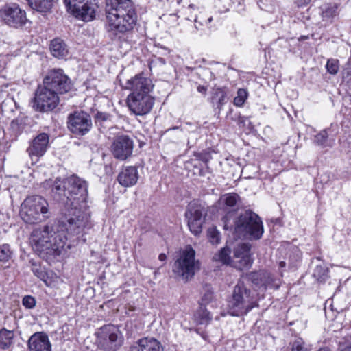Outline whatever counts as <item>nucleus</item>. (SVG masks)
I'll use <instances>...</instances> for the list:
<instances>
[{
	"label": "nucleus",
	"instance_id": "43",
	"mask_svg": "<svg viewBox=\"0 0 351 351\" xmlns=\"http://www.w3.org/2000/svg\"><path fill=\"white\" fill-rule=\"evenodd\" d=\"M22 303L25 308L32 309L36 305V300L32 296L26 295L23 298Z\"/></svg>",
	"mask_w": 351,
	"mask_h": 351
},
{
	"label": "nucleus",
	"instance_id": "34",
	"mask_svg": "<svg viewBox=\"0 0 351 351\" xmlns=\"http://www.w3.org/2000/svg\"><path fill=\"white\" fill-rule=\"evenodd\" d=\"M328 137L326 130H322L319 133L314 136L313 143L319 146L325 147Z\"/></svg>",
	"mask_w": 351,
	"mask_h": 351
},
{
	"label": "nucleus",
	"instance_id": "13",
	"mask_svg": "<svg viewBox=\"0 0 351 351\" xmlns=\"http://www.w3.org/2000/svg\"><path fill=\"white\" fill-rule=\"evenodd\" d=\"M43 86L58 94H64L71 88V82L60 69L50 70L43 79Z\"/></svg>",
	"mask_w": 351,
	"mask_h": 351
},
{
	"label": "nucleus",
	"instance_id": "1",
	"mask_svg": "<svg viewBox=\"0 0 351 351\" xmlns=\"http://www.w3.org/2000/svg\"><path fill=\"white\" fill-rule=\"evenodd\" d=\"M86 221L85 213L70 210L57 223L34 229L29 237L30 245L41 258L51 263L58 260L64 250L67 241L66 232L78 235L84 231Z\"/></svg>",
	"mask_w": 351,
	"mask_h": 351
},
{
	"label": "nucleus",
	"instance_id": "19",
	"mask_svg": "<svg viewBox=\"0 0 351 351\" xmlns=\"http://www.w3.org/2000/svg\"><path fill=\"white\" fill-rule=\"evenodd\" d=\"M138 169L134 166L123 167L117 176V181L122 186L130 187L135 185L138 180Z\"/></svg>",
	"mask_w": 351,
	"mask_h": 351
},
{
	"label": "nucleus",
	"instance_id": "7",
	"mask_svg": "<svg viewBox=\"0 0 351 351\" xmlns=\"http://www.w3.org/2000/svg\"><path fill=\"white\" fill-rule=\"evenodd\" d=\"M200 269L199 261L195 259V251L187 245L180 254L173 266V272L185 280L191 279Z\"/></svg>",
	"mask_w": 351,
	"mask_h": 351
},
{
	"label": "nucleus",
	"instance_id": "29",
	"mask_svg": "<svg viewBox=\"0 0 351 351\" xmlns=\"http://www.w3.org/2000/svg\"><path fill=\"white\" fill-rule=\"evenodd\" d=\"M239 200V196L234 193L225 194L220 198V202L228 208L235 206Z\"/></svg>",
	"mask_w": 351,
	"mask_h": 351
},
{
	"label": "nucleus",
	"instance_id": "37",
	"mask_svg": "<svg viewBox=\"0 0 351 351\" xmlns=\"http://www.w3.org/2000/svg\"><path fill=\"white\" fill-rule=\"evenodd\" d=\"M11 255L12 251L9 245L3 244L0 245V261L7 262L11 258Z\"/></svg>",
	"mask_w": 351,
	"mask_h": 351
},
{
	"label": "nucleus",
	"instance_id": "21",
	"mask_svg": "<svg viewBox=\"0 0 351 351\" xmlns=\"http://www.w3.org/2000/svg\"><path fill=\"white\" fill-rule=\"evenodd\" d=\"M130 351H163L161 343L154 337H144L130 348Z\"/></svg>",
	"mask_w": 351,
	"mask_h": 351
},
{
	"label": "nucleus",
	"instance_id": "40",
	"mask_svg": "<svg viewBox=\"0 0 351 351\" xmlns=\"http://www.w3.org/2000/svg\"><path fill=\"white\" fill-rule=\"evenodd\" d=\"M32 271L39 279L46 282L47 279V274L43 267L41 266L33 265Z\"/></svg>",
	"mask_w": 351,
	"mask_h": 351
},
{
	"label": "nucleus",
	"instance_id": "23",
	"mask_svg": "<svg viewBox=\"0 0 351 351\" xmlns=\"http://www.w3.org/2000/svg\"><path fill=\"white\" fill-rule=\"evenodd\" d=\"M204 214H205V210L201 205L190 203L185 212V217L186 218L192 219L195 221L198 220L199 222L204 223Z\"/></svg>",
	"mask_w": 351,
	"mask_h": 351
},
{
	"label": "nucleus",
	"instance_id": "16",
	"mask_svg": "<svg viewBox=\"0 0 351 351\" xmlns=\"http://www.w3.org/2000/svg\"><path fill=\"white\" fill-rule=\"evenodd\" d=\"M0 17L6 24L18 27L25 24L26 13L16 4L7 5L0 10Z\"/></svg>",
	"mask_w": 351,
	"mask_h": 351
},
{
	"label": "nucleus",
	"instance_id": "36",
	"mask_svg": "<svg viewBox=\"0 0 351 351\" xmlns=\"http://www.w3.org/2000/svg\"><path fill=\"white\" fill-rule=\"evenodd\" d=\"M327 71L331 75H336L339 71V60L337 59H328L326 65Z\"/></svg>",
	"mask_w": 351,
	"mask_h": 351
},
{
	"label": "nucleus",
	"instance_id": "5",
	"mask_svg": "<svg viewBox=\"0 0 351 351\" xmlns=\"http://www.w3.org/2000/svg\"><path fill=\"white\" fill-rule=\"evenodd\" d=\"M20 216L26 223L36 224L51 217L49 204L40 195L27 197L22 203Z\"/></svg>",
	"mask_w": 351,
	"mask_h": 351
},
{
	"label": "nucleus",
	"instance_id": "30",
	"mask_svg": "<svg viewBox=\"0 0 351 351\" xmlns=\"http://www.w3.org/2000/svg\"><path fill=\"white\" fill-rule=\"evenodd\" d=\"M14 334L6 329L0 330V347L3 349L8 348L12 343Z\"/></svg>",
	"mask_w": 351,
	"mask_h": 351
},
{
	"label": "nucleus",
	"instance_id": "26",
	"mask_svg": "<svg viewBox=\"0 0 351 351\" xmlns=\"http://www.w3.org/2000/svg\"><path fill=\"white\" fill-rule=\"evenodd\" d=\"M248 276L252 282L258 287L266 286L269 283V274L265 271L251 272Z\"/></svg>",
	"mask_w": 351,
	"mask_h": 351
},
{
	"label": "nucleus",
	"instance_id": "17",
	"mask_svg": "<svg viewBox=\"0 0 351 351\" xmlns=\"http://www.w3.org/2000/svg\"><path fill=\"white\" fill-rule=\"evenodd\" d=\"M49 144V136L46 133H40L29 143L27 153L32 161L37 162L46 153Z\"/></svg>",
	"mask_w": 351,
	"mask_h": 351
},
{
	"label": "nucleus",
	"instance_id": "35",
	"mask_svg": "<svg viewBox=\"0 0 351 351\" xmlns=\"http://www.w3.org/2000/svg\"><path fill=\"white\" fill-rule=\"evenodd\" d=\"M247 98V92L245 89L240 88L237 91V95L234 99V104L238 107L242 106Z\"/></svg>",
	"mask_w": 351,
	"mask_h": 351
},
{
	"label": "nucleus",
	"instance_id": "33",
	"mask_svg": "<svg viewBox=\"0 0 351 351\" xmlns=\"http://www.w3.org/2000/svg\"><path fill=\"white\" fill-rule=\"evenodd\" d=\"M186 219H187V224L191 233L195 236L199 235L202 231L203 223L199 222L198 220L195 221L189 218Z\"/></svg>",
	"mask_w": 351,
	"mask_h": 351
},
{
	"label": "nucleus",
	"instance_id": "20",
	"mask_svg": "<svg viewBox=\"0 0 351 351\" xmlns=\"http://www.w3.org/2000/svg\"><path fill=\"white\" fill-rule=\"evenodd\" d=\"M29 351H51V343L48 336L43 332H36L28 341Z\"/></svg>",
	"mask_w": 351,
	"mask_h": 351
},
{
	"label": "nucleus",
	"instance_id": "2",
	"mask_svg": "<svg viewBox=\"0 0 351 351\" xmlns=\"http://www.w3.org/2000/svg\"><path fill=\"white\" fill-rule=\"evenodd\" d=\"M121 86L131 91L128 96L127 104L129 109L136 115H145L153 108L154 99L149 95L154 85L151 79L143 73L137 74L128 80Z\"/></svg>",
	"mask_w": 351,
	"mask_h": 351
},
{
	"label": "nucleus",
	"instance_id": "12",
	"mask_svg": "<svg viewBox=\"0 0 351 351\" xmlns=\"http://www.w3.org/2000/svg\"><path fill=\"white\" fill-rule=\"evenodd\" d=\"M59 94L44 86H39L32 101V107L39 112L53 110L59 103Z\"/></svg>",
	"mask_w": 351,
	"mask_h": 351
},
{
	"label": "nucleus",
	"instance_id": "32",
	"mask_svg": "<svg viewBox=\"0 0 351 351\" xmlns=\"http://www.w3.org/2000/svg\"><path fill=\"white\" fill-rule=\"evenodd\" d=\"M195 317L199 324H207L212 319L209 311L203 306H200L195 314Z\"/></svg>",
	"mask_w": 351,
	"mask_h": 351
},
{
	"label": "nucleus",
	"instance_id": "45",
	"mask_svg": "<svg viewBox=\"0 0 351 351\" xmlns=\"http://www.w3.org/2000/svg\"><path fill=\"white\" fill-rule=\"evenodd\" d=\"M213 299V292L210 290H206L202 298L201 306L205 305L210 302Z\"/></svg>",
	"mask_w": 351,
	"mask_h": 351
},
{
	"label": "nucleus",
	"instance_id": "42",
	"mask_svg": "<svg viewBox=\"0 0 351 351\" xmlns=\"http://www.w3.org/2000/svg\"><path fill=\"white\" fill-rule=\"evenodd\" d=\"M291 351H308L301 338H297L292 343Z\"/></svg>",
	"mask_w": 351,
	"mask_h": 351
},
{
	"label": "nucleus",
	"instance_id": "8",
	"mask_svg": "<svg viewBox=\"0 0 351 351\" xmlns=\"http://www.w3.org/2000/svg\"><path fill=\"white\" fill-rule=\"evenodd\" d=\"M253 307L254 302L250 296V290L245 287L243 282H238L228 302V313L232 316L239 317L247 314Z\"/></svg>",
	"mask_w": 351,
	"mask_h": 351
},
{
	"label": "nucleus",
	"instance_id": "49",
	"mask_svg": "<svg viewBox=\"0 0 351 351\" xmlns=\"http://www.w3.org/2000/svg\"><path fill=\"white\" fill-rule=\"evenodd\" d=\"M179 128H179L178 126H176V127H173V128H169V129L167 130H166V132H170L171 130H178V129H179Z\"/></svg>",
	"mask_w": 351,
	"mask_h": 351
},
{
	"label": "nucleus",
	"instance_id": "39",
	"mask_svg": "<svg viewBox=\"0 0 351 351\" xmlns=\"http://www.w3.org/2000/svg\"><path fill=\"white\" fill-rule=\"evenodd\" d=\"M327 275L328 269L325 266L317 265L314 269L313 276L319 281L324 280Z\"/></svg>",
	"mask_w": 351,
	"mask_h": 351
},
{
	"label": "nucleus",
	"instance_id": "24",
	"mask_svg": "<svg viewBox=\"0 0 351 351\" xmlns=\"http://www.w3.org/2000/svg\"><path fill=\"white\" fill-rule=\"evenodd\" d=\"M66 179L61 180L60 178H57L51 185V191L54 194L55 197L59 199L63 202L66 203L67 197V191L65 189Z\"/></svg>",
	"mask_w": 351,
	"mask_h": 351
},
{
	"label": "nucleus",
	"instance_id": "27",
	"mask_svg": "<svg viewBox=\"0 0 351 351\" xmlns=\"http://www.w3.org/2000/svg\"><path fill=\"white\" fill-rule=\"evenodd\" d=\"M338 14L336 4L325 5L322 8V16L323 21L332 23V19Z\"/></svg>",
	"mask_w": 351,
	"mask_h": 351
},
{
	"label": "nucleus",
	"instance_id": "25",
	"mask_svg": "<svg viewBox=\"0 0 351 351\" xmlns=\"http://www.w3.org/2000/svg\"><path fill=\"white\" fill-rule=\"evenodd\" d=\"M28 5L40 13L49 12L53 6V0H26Z\"/></svg>",
	"mask_w": 351,
	"mask_h": 351
},
{
	"label": "nucleus",
	"instance_id": "31",
	"mask_svg": "<svg viewBox=\"0 0 351 351\" xmlns=\"http://www.w3.org/2000/svg\"><path fill=\"white\" fill-rule=\"evenodd\" d=\"M226 93L221 88H217L215 90L212 96V102L216 105L217 108H221L225 103Z\"/></svg>",
	"mask_w": 351,
	"mask_h": 351
},
{
	"label": "nucleus",
	"instance_id": "3",
	"mask_svg": "<svg viewBox=\"0 0 351 351\" xmlns=\"http://www.w3.org/2000/svg\"><path fill=\"white\" fill-rule=\"evenodd\" d=\"M234 213H228L222 219L223 228L233 231L237 238L259 239L263 234V226L261 218L251 210H245L237 218H232Z\"/></svg>",
	"mask_w": 351,
	"mask_h": 351
},
{
	"label": "nucleus",
	"instance_id": "15",
	"mask_svg": "<svg viewBox=\"0 0 351 351\" xmlns=\"http://www.w3.org/2000/svg\"><path fill=\"white\" fill-rule=\"evenodd\" d=\"M133 149V140L125 134L114 137L110 145V152L114 158L121 161L127 160L132 156Z\"/></svg>",
	"mask_w": 351,
	"mask_h": 351
},
{
	"label": "nucleus",
	"instance_id": "4",
	"mask_svg": "<svg viewBox=\"0 0 351 351\" xmlns=\"http://www.w3.org/2000/svg\"><path fill=\"white\" fill-rule=\"evenodd\" d=\"M65 189L67 191L66 204L69 208L66 209L64 215L72 209L85 213L87 215L86 228H90V214L86 208L88 197V184L86 181L75 175H73L66 179Z\"/></svg>",
	"mask_w": 351,
	"mask_h": 351
},
{
	"label": "nucleus",
	"instance_id": "41",
	"mask_svg": "<svg viewBox=\"0 0 351 351\" xmlns=\"http://www.w3.org/2000/svg\"><path fill=\"white\" fill-rule=\"evenodd\" d=\"M342 79L351 88V64H348L342 71Z\"/></svg>",
	"mask_w": 351,
	"mask_h": 351
},
{
	"label": "nucleus",
	"instance_id": "14",
	"mask_svg": "<svg viewBox=\"0 0 351 351\" xmlns=\"http://www.w3.org/2000/svg\"><path fill=\"white\" fill-rule=\"evenodd\" d=\"M90 115L83 110H76L71 113L67 118L69 130L76 136H84L92 128Z\"/></svg>",
	"mask_w": 351,
	"mask_h": 351
},
{
	"label": "nucleus",
	"instance_id": "11",
	"mask_svg": "<svg viewBox=\"0 0 351 351\" xmlns=\"http://www.w3.org/2000/svg\"><path fill=\"white\" fill-rule=\"evenodd\" d=\"M67 10L84 21H92L98 8V0H64Z\"/></svg>",
	"mask_w": 351,
	"mask_h": 351
},
{
	"label": "nucleus",
	"instance_id": "44",
	"mask_svg": "<svg viewBox=\"0 0 351 351\" xmlns=\"http://www.w3.org/2000/svg\"><path fill=\"white\" fill-rule=\"evenodd\" d=\"M110 118L111 116L110 114L101 112H98L95 117L96 122L100 123L110 121Z\"/></svg>",
	"mask_w": 351,
	"mask_h": 351
},
{
	"label": "nucleus",
	"instance_id": "22",
	"mask_svg": "<svg viewBox=\"0 0 351 351\" xmlns=\"http://www.w3.org/2000/svg\"><path fill=\"white\" fill-rule=\"evenodd\" d=\"M50 50L52 55L58 58H66L69 53L67 45L60 38H55L51 40Z\"/></svg>",
	"mask_w": 351,
	"mask_h": 351
},
{
	"label": "nucleus",
	"instance_id": "6",
	"mask_svg": "<svg viewBox=\"0 0 351 351\" xmlns=\"http://www.w3.org/2000/svg\"><path fill=\"white\" fill-rule=\"evenodd\" d=\"M250 248L251 245L249 243H242L234 249V260L232 261L234 267L239 270L248 269L251 267L252 258L250 255ZM230 254V248L225 246L213 256V259L224 265H230L232 263Z\"/></svg>",
	"mask_w": 351,
	"mask_h": 351
},
{
	"label": "nucleus",
	"instance_id": "10",
	"mask_svg": "<svg viewBox=\"0 0 351 351\" xmlns=\"http://www.w3.org/2000/svg\"><path fill=\"white\" fill-rule=\"evenodd\" d=\"M108 32L115 36H119L129 32L134 27L137 14L136 12L124 13L116 15L106 16Z\"/></svg>",
	"mask_w": 351,
	"mask_h": 351
},
{
	"label": "nucleus",
	"instance_id": "51",
	"mask_svg": "<svg viewBox=\"0 0 351 351\" xmlns=\"http://www.w3.org/2000/svg\"><path fill=\"white\" fill-rule=\"evenodd\" d=\"M207 21H208V23L212 22V21H213V17H212V16H210V17L207 19Z\"/></svg>",
	"mask_w": 351,
	"mask_h": 351
},
{
	"label": "nucleus",
	"instance_id": "28",
	"mask_svg": "<svg viewBox=\"0 0 351 351\" xmlns=\"http://www.w3.org/2000/svg\"><path fill=\"white\" fill-rule=\"evenodd\" d=\"M24 130L25 121L23 119H16L13 120L10 126L11 135L13 137L12 140H16Z\"/></svg>",
	"mask_w": 351,
	"mask_h": 351
},
{
	"label": "nucleus",
	"instance_id": "38",
	"mask_svg": "<svg viewBox=\"0 0 351 351\" xmlns=\"http://www.w3.org/2000/svg\"><path fill=\"white\" fill-rule=\"evenodd\" d=\"M208 237L210 242L213 244H218L220 241V233L215 227H211L208 230Z\"/></svg>",
	"mask_w": 351,
	"mask_h": 351
},
{
	"label": "nucleus",
	"instance_id": "48",
	"mask_svg": "<svg viewBox=\"0 0 351 351\" xmlns=\"http://www.w3.org/2000/svg\"><path fill=\"white\" fill-rule=\"evenodd\" d=\"M166 258H167V256L165 254L162 253V254H159V256H158V259L161 261H165L166 260Z\"/></svg>",
	"mask_w": 351,
	"mask_h": 351
},
{
	"label": "nucleus",
	"instance_id": "52",
	"mask_svg": "<svg viewBox=\"0 0 351 351\" xmlns=\"http://www.w3.org/2000/svg\"><path fill=\"white\" fill-rule=\"evenodd\" d=\"M341 351H351V348H345L344 350H343Z\"/></svg>",
	"mask_w": 351,
	"mask_h": 351
},
{
	"label": "nucleus",
	"instance_id": "9",
	"mask_svg": "<svg viewBox=\"0 0 351 351\" xmlns=\"http://www.w3.org/2000/svg\"><path fill=\"white\" fill-rule=\"evenodd\" d=\"M98 346L104 351H117L123 343V336L114 325H106L97 332Z\"/></svg>",
	"mask_w": 351,
	"mask_h": 351
},
{
	"label": "nucleus",
	"instance_id": "50",
	"mask_svg": "<svg viewBox=\"0 0 351 351\" xmlns=\"http://www.w3.org/2000/svg\"><path fill=\"white\" fill-rule=\"evenodd\" d=\"M285 265H286V263H285V262H284V261H281V262L280 263V266L281 267H284L285 266Z\"/></svg>",
	"mask_w": 351,
	"mask_h": 351
},
{
	"label": "nucleus",
	"instance_id": "53",
	"mask_svg": "<svg viewBox=\"0 0 351 351\" xmlns=\"http://www.w3.org/2000/svg\"><path fill=\"white\" fill-rule=\"evenodd\" d=\"M194 7L195 5L193 4H191L189 5V8H193Z\"/></svg>",
	"mask_w": 351,
	"mask_h": 351
},
{
	"label": "nucleus",
	"instance_id": "18",
	"mask_svg": "<svg viewBox=\"0 0 351 351\" xmlns=\"http://www.w3.org/2000/svg\"><path fill=\"white\" fill-rule=\"evenodd\" d=\"M136 12L132 0H106V16Z\"/></svg>",
	"mask_w": 351,
	"mask_h": 351
},
{
	"label": "nucleus",
	"instance_id": "47",
	"mask_svg": "<svg viewBox=\"0 0 351 351\" xmlns=\"http://www.w3.org/2000/svg\"><path fill=\"white\" fill-rule=\"evenodd\" d=\"M195 21V28L197 31L199 30L200 29V26L202 25V23H199V25H197V23H198V21H197V18L196 17L194 20Z\"/></svg>",
	"mask_w": 351,
	"mask_h": 351
},
{
	"label": "nucleus",
	"instance_id": "46",
	"mask_svg": "<svg viewBox=\"0 0 351 351\" xmlns=\"http://www.w3.org/2000/svg\"><path fill=\"white\" fill-rule=\"evenodd\" d=\"M197 91L203 95H206L207 92V88L204 86L199 85L197 87Z\"/></svg>",
	"mask_w": 351,
	"mask_h": 351
}]
</instances>
